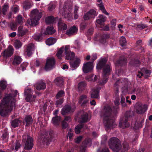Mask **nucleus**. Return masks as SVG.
<instances>
[{
	"instance_id": "1",
	"label": "nucleus",
	"mask_w": 152,
	"mask_h": 152,
	"mask_svg": "<svg viewBox=\"0 0 152 152\" xmlns=\"http://www.w3.org/2000/svg\"><path fill=\"white\" fill-rule=\"evenodd\" d=\"M15 100L10 95H6L0 103V115L5 117L13 109Z\"/></svg>"
},
{
	"instance_id": "2",
	"label": "nucleus",
	"mask_w": 152,
	"mask_h": 152,
	"mask_svg": "<svg viewBox=\"0 0 152 152\" xmlns=\"http://www.w3.org/2000/svg\"><path fill=\"white\" fill-rule=\"evenodd\" d=\"M110 107L107 106L104 107L100 116L103 120L106 130L113 129L116 124L115 123L112 114L113 113Z\"/></svg>"
},
{
	"instance_id": "3",
	"label": "nucleus",
	"mask_w": 152,
	"mask_h": 152,
	"mask_svg": "<svg viewBox=\"0 0 152 152\" xmlns=\"http://www.w3.org/2000/svg\"><path fill=\"white\" fill-rule=\"evenodd\" d=\"M107 59L104 58L101 59L97 64L96 68L97 69L103 68L102 77L103 80L100 84L104 85L107 81L108 76L110 74L111 68L110 64H106Z\"/></svg>"
},
{
	"instance_id": "4",
	"label": "nucleus",
	"mask_w": 152,
	"mask_h": 152,
	"mask_svg": "<svg viewBox=\"0 0 152 152\" xmlns=\"http://www.w3.org/2000/svg\"><path fill=\"white\" fill-rule=\"evenodd\" d=\"M42 16L41 12L37 9H35L31 12V19H28L27 23L31 26H35L39 23V20Z\"/></svg>"
},
{
	"instance_id": "5",
	"label": "nucleus",
	"mask_w": 152,
	"mask_h": 152,
	"mask_svg": "<svg viewBox=\"0 0 152 152\" xmlns=\"http://www.w3.org/2000/svg\"><path fill=\"white\" fill-rule=\"evenodd\" d=\"M69 2H65L62 9L60 10L59 12L63 15L64 18L68 20H70L72 19V6L70 5Z\"/></svg>"
},
{
	"instance_id": "6",
	"label": "nucleus",
	"mask_w": 152,
	"mask_h": 152,
	"mask_svg": "<svg viewBox=\"0 0 152 152\" xmlns=\"http://www.w3.org/2000/svg\"><path fill=\"white\" fill-rule=\"evenodd\" d=\"M110 148L115 152H118L121 148L120 141L117 138L113 137L110 139L109 142Z\"/></svg>"
},
{
	"instance_id": "7",
	"label": "nucleus",
	"mask_w": 152,
	"mask_h": 152,
	"mask_svg": "<svg viewBox=\"0 0 152 152\" xmlns=\"http://www.w3.org/2000/svg\"><path fill=\"white\" fill-rule=\"evenodd\" d=\"M147 110L146 105L143 104L140 102L137 103L135 105L134 110L137 113L142 114Z\"/></svg>"
},
{
	"instance_id": "8",
	"label": "nucleus",
	"mask_w": 152,
	"mask_h": 152,
	"mask_svg": "<svg viewBox=\"0 0 152 152\" xmlns=\"http://www.w3.org/2000/svg\"><path fill=\"white\" fill-rule=\"evenodd\" d=\"M55 65L54 58L53 57L48 58L45 67L46 71L49 70L54 67Z\"/></svg>"
},
{
	"instance_id": "9",
	"label": "nucleus",
	"mask_w": 152,
	"mask_h": 152,
	"mask_svg": "<svg viewBox=\"0 0 152 152\" xmlns=\"http://www.w3.org/2000/svg\"><path fill=\"white\" fill-rule=\"evenodd\" d=\"M32 91L31 89L28 88L25 89L24 94L26 96V99L27 101L31 102L34 101L36 96L34 95L32 96Z\"/></svg>"
},
{
	"instance_id": "10",
	"label": "nucleus",
	"mask_w": 152,
	"mask_h": 152,
	"mask_svg": "<svg viewBox=\"0 0 152 152\" xmlns=\"http://www.w3.org/2000/svg\"><path fill=\"white\" fill-rule=\"evenodd\" d=\"M93 63L92 62H88L84 64L83 67V71L87 73L91 71L93 69Z\"/></svg>"
},
{
	"instance_id": "11",
	"label": "nucleus",
	"mask_w": 152,
	"mask_h": 152,
	"mask_svg": "<svg viewBox=\"0 0 152 152\" xmlns=\"http://www.w3.org/2000/svg\"><path fill=\"white\" fill-rule=\"evenodd\" d=\"M69 48L70 46L69 45H66L64 48L66 54V59L67 60L72 59L75 56L74 53L69 50Z\"/></svg>"
},
{
	"instance_id": "12",
	"label": "nucleus",
	"mask_w": 152,
	"mask_h": 152,
	"mask_svg": "<svg viewBox=\"0 0 152 152\" xmlns=\"http://www.w3.org/2000/svg\"><path fill=\"white\" fill-rule=\"evenodd\" d=\"M97 15L96 11L94 10H90L84 15V19L85 20H88L91 18H94Z\"/></svg>"
},
{
	"instance_id": "13",
	"label": "nucleus",
	"mask_w": 152,
	"mask_h": 152,
	"mask_svg": "<svg viewBox=\"0 0 152 152\" xmlns=\"http://www.w3.org/2000/svg\"><path fill=\"white\" fill-rule=\"evenodd\" d=\"M33 142L32 139L30 136H27L26 142L24 148L27 150L31 149L33 146Z\"/></svg>"
},
{
	"instance_id": "14",
	"label": "nucleus",
	"mask_w": 152,
	"mask_h": 152,
	"mask_svg": "<svg viewBox=\"0 0 152 152\" xmlns=\"http://www.w3.org/2000/svg\"><path fill=\"white\" fill-rule=\"evenodd\" d=\"M34 88L38 90L44 89L46 88L45 83L42 80L37 81L34 84Z\"/></svg>"
},
{
	"instance_id": "15",
	"label": "nucleus",
	"mask_w": 152,
	"mask_h": 152,
	"mask_svg": "<svg viewBox=\"0 0 152 152\" xmlns=\"http://www.w3.org/2000/svg\"><path fill=\"white\" fill-rule=\"evenodd\" d=\"M92 142L91 140L89 139L86 138L83 142L82 145L80 147V152H86L85 148L87 147H90L91 146Z\"/></svg>"
},
{
	"instance_id": "16",
	"label": "nucleus",
	"mask_w": 152,
	"mask_h": 152,
	"mask_svg": "<svg viewBox=\"0 0 152 152\" xmlns=\"http://www.w3.org/2000/svg\"><path fill=\"white\" fill-rule=\"evenodd\" d=\"M75 107H71L69 105L65 106L61 110V113L62 115H64L68 113L73 112L75 109Z\"/></svg>"
},
{
	"instance_id": "17",
	"label": "nucleus",
	"mask_w": 152,
	"mask_h": 152,
	"mask_svg": "<svg viewBox=\"0 0 152 152\" xmlns=\"http://www.w3.org/2000/svg\"><path fill=\"white\" fill-rule=\"evenodd\" d=\"M80 63V60L79 58L76 57L75 60L73 61H71L70 62V66L73 68L72 70L76 69L79 66Z\"/></svg>"
},
{
	"instance_id": "18",
	"label": "nucleus",
	"mask_w": 152,
	"mask_h": 152,
	"mask_svg": "<svg viewBox=\"0 0 152 152\" xmlns=\"http://www.w3.org/2000/svg\"><path fill=\"white\" fill-rule=\"evenodd\" d=\"M35 49V47L34 44H29L27 47L26 51L27 55L28 56H31L32 53V51Z\"/></svg>"
},
{
	"instance_id": "19",
	"label": "nucleus",
	"mask_w": 152,
	"mask_h": 152,
	"mask_svg": "<svg viewBox=\"0 0 152 152\" xmlns=\"http://www.w3.org/2000/svg\"><path fill=\"white\" fill-rule=\"evenodd\" d=\"M9 146L10 149L12 150V151L14 149L17 151L20 148L21 145L19 142L16 141L14 143L13 142L10 143Z\"/></svg>"
},
{
	"instance_id": "20",
	"label": "nucleus",
	"mask_w": 152,
	"mask_h": 152,
	"mask_svg": "<svg viewBox=\"0 0 152 152\" xmlns=\"http://www.w3.org/2000/svg\"><path fill=\"white\" fill-rule=\"evenodd\" d=\"M14 49L13 47L10 45L7 49L4 50L3 52V55L5 56H11L13 53Z\"/></svg>"
},
{
	"instance_id": "21",
	"label": "nucleus",
	"mask_w": 152,
	"mask_h": 152,
	"mask_svg": "<svg viewBox=\"0 0 152 152\" xmlns=\"http://www.w3.org/2000/svg\"><path fill=\"white\" fill-rule=\"evenodd\" d=\"M28 31V29L23 26H20L18 28V35L22 37L25 35Z\"/></svg>"
},
{
	"instance_id": "22",
	"label": "nucleus",
	"mask_w": 152,
	"mask_h": 152,
	"mask_svg": "<svg viewBox=\"0 0 152 152\" xmlns=\"http://www.w3.org/2000/svg\"><path fill=\"white\" fill-rule=\"evenodd\" d=\"M87 96L85 95L81 96L79 100V103L82 106H83L88 102Z\"/></svg>"
},
{
	"instance_id": "23",
	"label": "nucleus",
	"mask_w": 152,
	"mask_h": 152,
	"mask_svg": "<svg viewBox=\"0 0 152 152\" xmlns=\"http://www.w3.org/2000/svg\"><path fill=\"white\" fill-rule=\"evenodd\" d=\"M129 126V124L127 122L126 117H125L122 120L120 119V121L119 123V126L122 128H124L128 127Z\"/></svg>"
},
{
	"instance_id": "24",
	"label": "nucleus",
	"mask_w": 152,
	"mask_h": 152,
	"mask_svg": "<svg viewBox=\"0 0 152 152\" xmlns=\"http://www.w3.org/2000/svg\"><path fill=\"white\" fill-rule=\"evenodd\" d=\"M77 30L78 28L76 26H74L66 31V34L68 35L71 36L76 33Z\"/></svg>"
},
{
	"instance_id": "25",
	"label": "nucleus",
	"mask_w": 152,
	"mask_h": 152,
	"mask_svg": "<svg viewBox=\"0 0 152 152\" xmlns=\"http://www.w3.org/2000/svg\"><path fill=\"white\" fill-rule=\"evenodd\" d=\"M98 6L99 7V9L102 11V12L106 15H109V13L107 12L102 3V0H97Z\"/></svg>"
},
{
	"instance_id": "26",
	"label": "nucleus",
	"mask_w": 152,
	"mask_h": 152,
	"mask_svg": "<svg viewBox=\"0 0 152 152\" xmlns=\"http://www.w3.org/2000/svg\"><path fill=\"white\" fill-rule=\"evenodd\" d=\"M22 61V59L19 56H15L12 61L14 65H16L20 64Z\"/></svg>"
},
{
	"instance_id": "27",
	"label": "nucleus",
	"mask_w": 152,
	"mask_h": 152,
	"mask_svg": "<svg viewBox=\"0 0 152 152\" xmlns=\"http://www.w3.org/2000/svg\"><path fill=\"white\" fill-rule=\"evenodd\" d=\"M56 41L57 39L54 38L50 37L46 40V44L47 45L50 46L55 44Z\"/></svg>"
},
{
	"instance_id": "28",
	"label": "nucleus",
	"mask_w": 152,
	"mask_h": 152,
	"mask_svg": "<svg viewBox=\"0 0 152 152\" xmlns=\"http://www.w3.org/2000/svg\"><path fill=\"white\" fill-rule=\"evenodd\" d=\"M100 88H97L96 89H94L91 93V96L92 98H98L99 97V92Z\"/></svg>"
},
{
	"instance_id": "29",
	"label": "nucleus",
	"mask_w": 152,
	"mask_h": 152,
	"mask_svg": "<svg viewBox=\"0 0 152 152\" xmlns=\"http://www.w3.org/2000/svg\"><path fill=\"white\" fill-rule=\"evenodd\" d=\"M22 5L23 8L26 10L30 8L33 5V3L31 1H26L23 3Z\"/></svg>"
},
{
	"instance_id": "30",
	"label": "nucleus",
	"mask_w": 152,
	"mask_h": 152,
	"mask_svg": "<svg viewBox=\"0 0 152 152\" xmlns=\"http://www.w3.org/2000/svg\"><path fill=\"white\" fill-rule=\"evenodd\" d=\"M55 30L53 26L48 27L44 33L45 34H52L55 32Z\"/></svg>"
},
{
	"instance_id": "31",
	"label": "nucleus",
	"mask_w": 152,
	"mask_h": 152,
	"mask_svg": "<svg viewBox=\"0 0 152 152\" xmlns=\"http://www.w3.org/2000/svg\"><path fill=\"white\" fill-rule=\"evenodd\" d=\"M58 27L59 30H66L67 27V25L61 21H60L58 24Z\"/></svg>"
},
{
	"instance_id": "32",
	"label": "nucleus",
	"mask_w": 152,
	"mask_h": 152,
	"mask_svg": "<svg viewBox=\"0 0 152 152\" xmlns=\"http://www.w3.org/2000/svg\"><path fill=\"white\" fill-rule=\"evenodd\" d=\"M60 120V117L57 116L52 118V123L55 126H58L59 125Z\"/></svg>"
},
{
	"instance_id": "33",
	"label": "nucleus",
	"mask_w": 152,
	"mask_h": 152,
	"mask_svg": "<svg viewBox=\"0 0 152 152\" xmlns=\"http://www.w3.org/2000/svg\"><path fill=\"white\" fill-rule=\"evenodd\" d=\"M99 19L96 20V22L100 25H102L106 20L105 17L102 15H99Z\"/></svg>"
},
{
	"instance_id": "34",
	"label": "nucleus",
	"mask_w": 152,
	"mask_h": 152,
	"mask_svg": "<svg viewBox=\"0 0 152 152\" xmlns=\"http://www.w3.org/2000/svg\"><path fill=\"white\" fill-rule=\"evenodd\" d=\"M25 120L26 123V126L30 125L32 123V117L30 115H28L26 116L25 118Z\"/></svg>"
},
{
	"instance_id": "35",
	"label": "nucleus",
	"mask_w": 152,
	"mask_h": 152,
	"mask_svg": "<svg viewBox=\"0 0 152 152\" xmlns=\"http://www.w3.org/2000/svg\"><path fill=\"white\" fill-rule=\"evenodd\" d=\"M22 43L19 40L16 39L14 42V45L16 49H18L21 47Z\"/></svg>"
},
{
	"instance_id": "36",
	"label": "nucleus",
	"mask_w": 152,
	"mask_h": 152,
	"mask_svg": "<svg viewBox=\"0 0 152 152\" xmlns=\"http://www.w3.org/2000/svg\"><path fill=\"white\" fill-rule=\"evenodd\" d=\"M97 78L96 75H93L88 76L86 77V79L91 82H94L96 81Z\"/></svg>"
},
{
	"instance_id": "37",
	"label": "nucleus",
	"mask_w": 152,
	"mask_h": 152,
	"mask_svg": "<svg viewBox=\"0 0 152 152\" xmlns=\"http://www.w3.org/2000/svg\"><path fill=\"white\" fill-rule=\"evenodd\" d=\"M55 20L54 17L51 16L48 17L46 18L45 22L47 23L50 24L54 23Z\"/></svg>"
},
{
	"instance_id": "38",
	"label": "nucleus",
	"mask_w": 152,
	"mask_h": 152,
	"mask_svg": "<svg viewBox=\"0 0 152 152\" xmlns=\"http://www.w3.org/2000/svg\"><path fill=\"white\" fill-rule=\"evenodd\" d=\"M63 82V79L61 77H58L54 80L55 83L58 86L62 84Z\"/></svg>"
},
{
	"instance_id": "39",
	"label": "nucleus",
	"mask_w": 152,
	"mask_h": 152,
	"mask_svg": "<svg viewBox=\"0 0 152 152\" xmlns=\"http://www.w3.org/2000/svg\"><path fill=\"white\" fill-rule=\"evenodd\" d=\"M20 122V121L19 120L16 119L11 122V124L12 127H15L19 126Z\"/></svg>"
},
{
	"instance_id": "40",
	"label": "nucleus",
	"mask_w": 152,
	"mask_h": 152,
	"mask_svg": "<svg viewBox=\"0 0 152 152\" xmlns=\"http://www.w3.org/2000/svg\"><path fill=\"white\" fill-rule=\"evenodd\" d=\"M86 84L84 82H81L78 84V89L79 91H81L84 89Z\"/></svg>"
},
{
	"instance_id": "41",
	"label": "nucleus",
	"mask_w": 152,
	"mask_h": 152,
	"mask_svg": "<svg viewBox=\"0 0 152 152\" xmlns=\"http://www.w3.org/2000/svg\"><path fill=\"white\" fill-rule=\"evenodd\" d=\"M33 37L34 39L37 41H41L42 39V35L40 34H35Z\"/></svg>"
},
{
	"instance_id": "42",
	"label": "nucleus",
	"mask_w": 152,
	"mask_h": 152,
	"mask_svg": "<svg viewBox=\"0 0 152 152\" xmlns=\"http://www.w3.org/2000/svg\"><path fill=\"white\" fill-rule=\"evenodd\" d=\"M81 119H82L81 121L82 122H85L88 120V114L86 113H85L82 116Z\"/></svg>"
},
{
	"instance_id": "43",
	"label": "nucleus",
	"mask_w": 152,
	"mask_h": 152,
	"mask_svg": "<svg viewBox=\"0 0 152 152\" xmlns=\"http://www.w3.org/2000/svg\"><path fill=\"white\" fill-rule=\"evenodd\" d=\"M83 126L81 124H79L75 128V131L76 134H78L80 132V129L83 127Z\"/></svg>"
},
{
	"instance_id": "44",
	"label": "nucleus",
	"mask_w": 152,
	"mask_h": 152,
	"mask_svg": "<svg viewBox=\"0 0 152 152\" xmlns=\"http://www.w3.org/2000/svg\"><path fill=\"white\" fill-rule=\"evenodd\" d=\"M78 8L79 7L77 5L75 6L74 11V18L75 19H76L78 18V15L77 14V12Z\"/></svg>"
},
{
	"instance_id": "45",
	"label": "nucleus",
	"mask_w": 152,
	"mask_h": 152,
	"mask_svg": "<svg viewBox=\"0 0 152 152\" xmlns=\"http://www.w3.org/2000/svg\"><path fill=\"white\" fill-rule=\"evenodd\" d=\"M0 86L3 89H4L7 86V82L4 80L0 81Z\"/></svg>"
},
{
	"instance_id": "46",
	"label": "nucleus",
	"mask_w": 152,
	"mask_h": 152,
	"mask_svg": "<svg viewBox=\"0 0 152 152\" xmlns=\"http://www.w3.org/2000/svg\"><path fill=\"white\" fill-rule=\"evenodd\" d=\"M120 43L121 46H123L126 43V41L125 37L122 36L120 39Z\"/></svg>"
},
{
	"instance_id": "47",
	"label": "nucleus",
	"mask_w": 152,
	"mask_h": 152,
	"mask_svg": "<svg viewBox=\"0 0 152 152\" xmlns=\"http://www.w3.org/2000/svg\"><path fill=\"white\" fill-rule=\"evenodd\" d=\"M65 94L63 91H59L57 93L56 97L57 98L62 97L64 96Z\"/></svg>"
},
{
	"instance_id": "48",
	"label": "nucleus",
	"mask_w": 152,
	"mask_h": 152,
	"mask_svg": "<svg viewBox=\"0 0 152 152\" xmlns=\"http://www.w3.org/2000/svg\"><path fill=\"white\" fill-rule=\"evenodd\" d=\"M28 63L26 62H24L21 65V68L23 71L26 69V67L28 65Z\"/></svg>"
},
{
	"instance_id": "49",
	"label": "nucleus",
	"mask_w": 152,
	"mask_h": 152,
	"mask_svg": "<svg viewBox=\"0 0 152 152\" xmlns=\"http://www.w3.org/2000/svg\"><path fill=\"white\" fill-rule=\"evenodd\" d=\"M17 20L19 24H22L23 22V18L21 15H19L17 16Z\"/></svg>"
},
{
	"instance_id": "50",
	"label": "nucleus",
	"mask_w": 152,
	"mask_h": 152,
	"mask_svg": "<svg viewBox=\"0 0 152 152\" xmlns=\"http://www.w3.org/2000/svg\"><path fill=\"white\" fill-rule=\"evenodd\" d=\"M9 8V6L7 4H4L3 6L2 12L4 15L6 14L5 12Z\"/></svg>"
},
{
	"instance_id": "51",
	"label": "nucleus",
	"mask_w": 152,
	"mask_h": 152,
	"mask_svg": "<svg viewBox=\"0 0 152 152\" xmlns=\"http://www.w3.org/2000/svg\"><path fill=\"white\" fill-rule=\"evenodd\" d=\"M11 29L13 31H15L16 29L17 26L16 23H12L10 24Z\"/></svg>"
},
{
	"instance_id": "52",
	"label": "nucleus",
	"mask_w": 152,
	"mask_h": 152,
	"mask_svg": "<svg viewBox=\"0 0 152 152\" xmlns=\"http://www.w3.org/2000/svg\"><path fill=\"white\" fill-rule=\"evenodd\" d=\"M63 102V99H60L57 101L56 104L57 107H59L61 105Z\"/></svg>"
},
{
	"instance_id": "53",
	"label": "nucleus",
	"mask_w": 152,
	"mask_h": 152,
	"mask_svg": "<svg viewBox=\"0 0 152 152\" xmlns=\"http://www.w3.org/2000/svg\"><path fill=\"white\" fill-rule=\"evenodd\" d=\"M55 5L53 4L52 3H51L48 7V9L49 10L51 11L55 8Z\"/></svg>"
},
{
	"instance_id": "54",
	"label": "nucleus",
	"mask_w": 152,
	"mask_h": 152,
	"mask_svg": "<svg viewBox=\"0 0 152 152\" xmlns=\"http://www.w3.org/2000/svg\"><path fill=\"white\" fill-rule=\"evenodd\" d=\"M123 148L125 151L127 150L129 148L128 143L126 142H125L123 144Z\"/></svg>"
},
{
	"instance_id": "55",
	"label": "nucleus",
	"mask_w": 152,
	"mask_h": 152,
	"mask_svg": "<svg viewBox=\"0 0 152 152\" xmlns=\"http://www.w3.org/2000/svg\"><path fill=\"white\" fill-rule=\"evenodd\" d=\"M121 103L123 106H125L126 105L125 99L124 96H122L121 98Z\"/></svg>"
},
{
	"instance_id": "56",
	"label": "nucleus",
	"mask_w": 152,
	"mask_h": 152,
	"mask_svg": "<svg viewBox=\"0 0 152 152\" xmlns=\"http://www.w3.org/2000/svg\"><path fill=\"white\" fill-rule=\"evenodd\" d=\"M145 72L146 75L144 76V77H147L149 76L151 73V71L150 70H146L145 71Z\"/></svg>"
},
{
	"instance_id": "57",
	"label": "nucleus",
	"mask_w": 152,
	"mask_h": 152,
	"mask_svg": "<svg viewBox=\"0 0 152 152\" xmlns=\"http://www.w3.org/2000/svg\"><path fill=\"white\" fill-rule=\"evenodd\" d=\"M82 138V136H80L77 137V138L75 140V142L77 143H79L81 140Z\"/></svg>"
},
{
	"instance_id": "58",
	"label": "nucleus",
	"mask_w": 152,
	"mask_h": 152,
	"mask_svg": "<svg viewBox=\"0 0 152 152\" xmlns=\"http://www.w3.org/2000/svg\"><path fill=\"white\" fill-rule=\"evenodd\" d=\"M116 20L115 19H113L111 22V25L112 27H115L116 25Z\"/></svg>"
},
{
	"instance_id": "59",
	"label": "nucleus",
	"mask_w": 152,
	"mask_h": 152,
	"mask_svg": "<svg viewBox=\"0 0 152 152\" xmlns=\"http://www.w3.org/2000/svg\"><path fill=\"white\" fill-rule=\"evenodd\" d=\"M16 35V33L15 32H13L8 35L10 37H15Z\"/></svg>"
},
{
	"instance_id": "60",
	"label": "nucleus",
	"mask_w": 152,
	"mask_h": 152,
	"mask_svg": "<svg viewBox=\"0 0 152 152\" xmlns=\"http://www.w3.org/2000/svg\"><path fill=\"white\" fill-rule=\"evenodd\" d=\"M62 126L63 128H66L68 126V124L64 121H63L62 123Z\"/></svg>"
},
{
	"instance_id": "61",
	"label": "nucleus",
	"mask_w": 152,
	"mask_h": 152,
	"mask_svg": "<svg viewBox=\"0 0 152 152\" xmlns=\"http://www.w3.org/2000/svg\"><path fill=\"white\" fill-rule=\"evenodd\" d=\"M19 8L18 7L15 6L14 7L13 9V11L15 13L18 11Z\"/></svg>"
},
{
	"instance_id": "62",
	"label": "nucleus",
	"mask_w": 152,
	"mask_h": 152,
	"mask_svg": "<svg viewBox=\"0 0 152 152\" xmlns=\"http://www.w3.org/2000/svg\"><path fill=\"white\" fill-rule=\"evenodd\" d=\"M97 58V55L96 54H93L91 58V59L92 60L94 61Z\"/></svg>"
},
{
	"instance_id": "63",
	"label": "nucleus",
	"mask_w": 152,
	"mask_h": 152,
	"mask_svg": "<svg viewBox=\"0 0 152 152\" xmlns=\"http://www.w3.org/2000/svg\"><path fill=\"white\" fill-rule=\"evenodd\" d=\"M2 137L4 139H5L6 140H5V141H6L8 139V136L7 133H5L4 134L2 135Z\"/></svg>"
},
{
	"instance_id": "64",
	"label": "nucleus",
	"mask_w": 152,
	"mask_h": 152,
	"mask_svg": "<svg viewBox=\"0 0 152 152\" xmlns=\"http://www.w3.org/2000/svg\"><path fill=\"white\" fill-rule=\"evenodd\" d=\"M64 51V47H62L57 52L58 53H61L62 54V53L63 51Z\"/></svg>"
}]
</instances>
